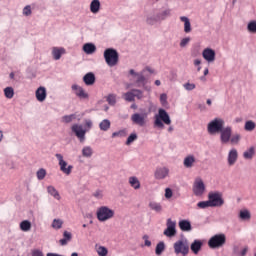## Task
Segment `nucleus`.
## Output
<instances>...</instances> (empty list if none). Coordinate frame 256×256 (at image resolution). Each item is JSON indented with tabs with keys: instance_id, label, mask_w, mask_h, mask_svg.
<instances>
[{
	"instance_id": "f257e3e1",
	"label": "nucleus",
	"mask_w": 256,
	"mask_h": 256,
	"mask_svg": "<svg viewBox=\"0 0 256 256\" xmlns=\"http://www.w3.org/2000/svg\"><path fill=\"white\" fill-rule=\"evenodd\" d=\"M225 121L221 118H215L211 120L207 125V132L209 135L221 134V141L225 143V130L223 129Z\"/></svg>"
},
{
	"instance_id": "f03ea898",
	"label": "nucleus",
	"mask_w": 256,
	"mask_h": 256,
	"mask_svg": "<svg viewBox=\"0 0 256 256\" xmlns=\"http://www.w3.org/2000/svg\"><path fill=\"white\" fill-rule=\"evenodd\" d=\"M96 217L100 222L109 221V219H113V217H115V211L107 206H101L97 209Z\"/></svg>"
},
{
	"instance_id": "7ed1b4c3",
	"label": "nucleus",
	"mask_w": 256,
	"mask_h": 256,
	"mask_svg": "<svg viewBox=\"0 0 256 256\" xmlns=\"http://www.w3.org/2000/svg\"><path fill=\"white\" fill-rule=\"evenodd\" d=\"M104 59L109 67H115L119 63V53L113 48L104 51Z\"/></svg>"
},
{
	"instance_id": "20e7f679",
	"label": "nucleus",
	"mask_w": 256,
	"mask_h": 256,
	"mask_svg": "<svg viewBox=\"0 0 256 256\" xmlns=\"http://www.w3.org/2000/svg\"><path fill=\"white\" fill-rule=\"evenodd\" d=\"M163 123H165V125H171V118H169L167 111L159 109L158 116L155 117L154 125L155 127H159V129H163V127H165Z\"/></svg>"
},
{
	"instance_id": "39448f33",
	"label": "nucleus",
	"mask_w": 256,
	"mask_h": 256,
	"mask_svg": "<svg viewBox=\"0 0 256 256\" xmlns=\"http://www.w3.org/2000/svg\"><path fill=\"white\" fill-rule=\"evenodd\" d=\"M174 253L176 255H189V241L187 239L178 240L174 243Z\"/></svg>"
},
{
	"instance_id": "423d86ee",
	"label": "nucleus",
	"mask_w": 256,
	"mask_h": 256,
	"mask_svg": "<svg viewBox=\"0 0 256 256\" xmlns=\"http://www.w3.org/2000/svg\"><path fill=\"white\" fill-rule=\"evenodd\" d=\"M225 245V235L217 234L211 237L208 241V246L210 249H219V247H223Z\"/></svg>"
},
{
	"instance_id": "0eeeda50",
	"label": "nucleus",
	"mask_w": 256,
	"mask_h": 256,
	"mask_svg": "<svg viewBox=\"0 0 256 256\" xmlns=\"http://www.w3.org/2000/svg\"><path fill=\"white\" fill-rule=\"evenodd\" d=\"M55 157L58 159L60 171H62V173H65V175H71V171H73V166H67V162L63 160V155L55 154Z\"/></svg>"
},
{
	"instance_id": "6e6552de",
	"label": "nucleus",
	"mask_w": 256,
	"mask_h": 256,
	"mask_svg": "<svg viewBox=\"0 0 256 256\" xmlns=\"http://www.w3.org/2000/svg\"><path fill=\"white\" fill-rule=\"evenodd\" d=\"M166 227L167 228L164 230V235L166 237H175V235H177V229H175L177 223L171 220V218L167 220Z\"/></svg>"
},
{
	"instance_id": "1a4fd4ad",
	"label": "nucleus",
	"mask_w": 256,
	"mask_h": 256,
	"mask_svg": "<svg viewBox=\"0 0 256 256\" xmlns=\"http://www.w3.org/2000/svg\"><path fill=\"white\" fill-rule=\"evenodd\" d=\"M193 193L196 197H201L205 193V183L201 178H197L193 184Z\"/></svg>"
},
{
	"instance_id": "9d476101",
	"label": "nucleus",
	"mask_w": 256,
	"mask_h": 256,
	"mask_svg": "<svg viewBox=\"0 0 256 256\" xmlns=\"http://www.w3.org/2000/svg\"><path fill=\"white\" fill-rule=\"evenodd\" d=\"M241 140V136L239 134H234L231 136V129L229 127L225 128V143H231V145H237Z\"/></svg>"
},
{
	"instance_id": "9b49d317",
	"label": "nucleus",
	"mask_w": 256,
	"mask_h": 256,
	"mask_svg": "<svg viewBox=\"0 0 256 256\" xmlns=\"http://www.w3.org/2000/svg\"><path fill=\"white\" fill-rule=\"evenodd\" d=\"M135 97H137L138 99H143V91L138 89H133L124 94L125 101H129V102L135 101Z\"/></svg>"
},
{
	"instance_id": "f8f14e48",
	"label": "nucleus",
	"mask_w": 256,
	"mask_h": 256,
	"mask_svg": "<svg viewBox=\"0 0 256 256\" xmlns=\"http://www.w3.org/2000/svg\"><path fill=\"white\" fill-rule=\"evenodd\" d=\"M72 91L79 99H89V94L85 91V89H83V87L77 84L72 85Z\"/></svg>"
},
{
	"instance_id": "ddd939ff",
	"label": "nucleus",
	"mask_w": 256,
	"mask_h": 256,
	"mask_svg": "<svg viewBox=\"0 0 256 256\" xmlns=\"http://www.w3.org/2000/svg\"><path fill=\"white\" fill-rule=\"evenodd\" d=\"M208 198L212 207H219L223 205V199H221V195L219 193H210Z\"/></svg>"
},
{
	"instance_id": "4468645a",
	"label": "nucleus",
	"mask_w": 256,
	"mask_h": 256,
	"mask_svg": "<svg viewBox=\"0 0 256 256\" xmlns=\"http://www.w3.org/2000/svg\"><path fill=\"white\" fill-rule=\"evenodd\" d=\"M145 119H147V114L135 113L131 116L132 123H134V125H139L140 127H144Z\"/></svg>"
},
{
	"instance_id": "2eb2a0df",
	"label": "nucleus",
	"mask_w": 256,
	"mask_h": 256,
	"mask_svg": "<svg viewBox=\"0 0 256 256\" xmlns=\"http://www.w3.org/2000/svg\"><path fill=\"white\" fill-rule=\"evenodd\" d=\"M202 57L208 63H213V61H215V50L211 48H205L202 52Z\"/></svg>"
},
{
	"instance_id": "dca6fc26",
	"label": "nucleus",
	"mask_w": 256,
	"mask_h": 256,
	"mask_svg": "<svg viewBox=\"0 0 256 256\" xmlns=\"http://www.w3.org/2000/svg\"><path fill=\"white\" fill-rule=\"evenodd\" d=\"M72 132L75 133L76 137H78L80 141H83L85 139L86 131L83 129V126L79 124L72 125Z\"/></svg>"
},
{
	"instance_id": "f3484780",
	"label": "nucleus",
	"mask_w": 256,
	"mask_h": 256,
	"mask_svg": "<svg viewBox=\"0 0 256 256\" xmlns=\"http://www.w3.org/2000/svg\"><path fill=\"white\" fill-rule=\"evenodd\" d=\"M190 249L194 255H199L201 249H203V241L194 240L193 243L190 245Z\"/></svg>"
},
{
	"instance_id": "a211bd4d",
	"label": "nucleus",
	"mask_w": 256,
	"mask_h": 256,
	"mask_svg": "<svg viewBox=\"0 0 256 256\" xmlns=\"http://www.w3.org/2000/svg\"><path fill=\"white\" fill-rule=\"evenodd\" d=\"M169 175V168L167 167H162V168H157L154 177L155 179H165Z\"/></svg>"
},
{
	"instance_id": "6ab92c4d",
	"label": "nucleus",
	"mask_w": 256,
	"mask_h": 256,
	"mask_svg": "<svg viewBox=\"0 0 256 256\" xmlns=\"http://www.w3.org/2000/svg\"><path fill=\"white\" fill-rule=\"evenodd\" d=\"M36 99L37 101L43 102L45 99H47V90L45 87H39L36 90Z\"/></svg>"
},
{
	"instance_id": "aec40b11",
	"label": "nucleus",
	"mask_w": 256,
	"mask_h": 256,
	"mask_svg": "<svg viewBox=\"0 0 256 256\" xmlns=\"http://www.w3.org/2000/svg\"><path fill=\"white\" fill-rule=\"evenodd\" d=\"M130 75H134V77H137L136 79V83L138 85V87L140 85H145V76L143 75V72L142 73H136L135 70L131 69L129 71Z\"/></svg>"
},
{
	"instance_id": "412c9836",
	"label": "nucleus",
	"mask_w": 256,
	"mask_h": 256,
	"mask_svg": "<svg viewBox=\"0 0 256 256\" xmlns=\"http://www.w3.org/2000/svg\"><path fill=\"white\" fill-rule=\"evenodd\" d=\"M61 55H65V48H52V56L55 59V61H59V59H61Z\"/></svg>"
},
{
	"instance_id": "4be33fe9",
	"label": "nucleus",
	"mask_w": 256,
	"mask_h": 256,
	"mask_svg": "<svg viewBox=\"0 0 256 256\" xmlns=\"http://www.w3.org/2000/svg\"><path fill=\"white\" fill-rule=\"evenodd\" d=\"M83 51L84 53H86L87 55H93V53H95V51H97V47L95 46V44L92 43H86L83 46Z\"/></svg>"
},
{
	"instance_id": "5701e85b",
	"label": "nucleus",
	"mask_w": 256,
	"mask_h": 256,
	"mask_svg": "<svg viewBox=\"0 0 256 256\" xmlns=\"http://www.w3.org/2000/svg\"><path fill=\"white\" fill-rule=\"evenodd\" d=\"M180 21L184 23V33H191V21L186 16H181Z\"/></svg>"
},
{
	"instance_id": "b1692460",
	"label": "nucleus",
	"mask_w": 256,
	"mask_h": 256,
	"mask_svg": "<svg viewBox=\"0 0 256 256\" xmlns=\"http://www.w3.org/2000/svg\"><path fill=\"white\" fill-rule=\"evenodd\" d=\"M238 153L236 149H232L228 154V163L229 165H235L237 161Z\"/></svg>"
},
{
	"instance_id": "393cba45",
	"label": "nucleus",
	"mask_w": 256,
	"mask_h": 256,
	"mask_svg": "<svg viewBox=\"0 0 256 256\" xmlns=\"http://www.w3.org/2000/svg\"><path fill=\"white\" fill-rule=\"evenodd\" d=\"M101 9V2L99 0H92L90 3V11L91 13L97 14Z\"/></svg>"
},
{
	"instance_id": "a878e982",
	"label": "nucleus",
	"mask_w": 256,
	"mask_h": 256,
	"mask_svg": "<svg viewBox=\"0 0 256 256\" xmlns=\"http://www.w3.org/2000/svg\"><path fill=\"white\" fill-rule=\"evenodd\" d=\"M63 237H64V239L59 240V243L62 246L67 245L69 243V241H71V239H73V235L71 234V232H68V231H64Z\"/></svg>"
},
{
	"instance_id": "bb28decb",
	"label": "nucleus",
	"mask_w": 256,
	"mask_h": 256,
	"mask_svg": "<svg viewBox=\"0 0 256 256\" xmlns=\"http://www.w3.org/2000/svg\"><path fill=\"white\" fill-rule=\"evenodd\" d=\"M85 85H93L95 83V74L89 72L83 77Z\"/></svg>"
},
{
	"instance_id": "cd10ccee",
	"label": "nucleus",
	"mask_w": 256,
	"mask_h": 256,
	"mask_svg": "<svg viewBox=\"0 0 256 256\" xmlns=\"http://www.w3.org/2000/svg\"><path fill=\"white\" fill-rule=\"evenodd\" d=\"M47 191L49 195L54 197V199H57V201H61V195L59 194V191H57V189H55L53 186H48Z\"/></svg>"
},
{
	"instance_id": "c85d7f7f",
	"label": "nucleus",
	"mask_w": 256,
	"mask_h": 256,
	"mask_svg": "<svg viewBox=\"0 0 256 256\" xmlns=\"http://www.w3.org/2000/svg\"><path fill=\"white\" fill-rule=\"evenodd\" d=\"M129 184L133 189H141V182H139V179L135 176L129 178Z\"/></svg>"
},
{
	"instance_id": "c756f323",
	"label": "nucleus",
	"mask_w": 256,
	"mask_h": 256,
	"mask_svg": "<svg viewBox=\"0 0 256 256\" xmlns=\"http://www.w3.org/2000/svg\"><path fill=\"white\" fill-rule=\"evenodd\" d=\"M181 231H191V222L188 220H182L179 222Z\"/></svg>"
},
{
	"instance_id": "7c9ffc66",
	"label": "nucleus",
	"mask_w": 256,
	"mask_h": 256,
	"mask_svg": "<svg viewBox=\"0 0 256 256\" xmlns=\"http://www.w3.org/2000/svg\"><path fill=\"white\" fill-rule=\"evenodd\" d=\"M99 128L101 131H109V129H111V121L104 119L102 122H100Z\"/></svg>"
},
{
	"instance_id": "2f4dec72",
	"label": "nucleus",
	"mask_w": 256,
	"mask_h": 256,
	"mask_svg": "<svg viewBox=\"0 0 256 256\" xmlns=\"http://www.w3.org/2000/svg\"><path fill=\"white\" fill-rule=\"evenodd\" d=\"M239 217L242 219V221H249V219H251V212H249L247 209L241 210Z\"/></svg>"
},
{
	"instance_id": "473e14b6",
	"label": "nucleus",
	"mask_w": 256,
	"mask_h": 256,
	"mask_svg": "<svg viewBox=\"0 0 256 256\" xmlns=\"http://www.w3.org/2000/svg\"><path fill=\"white\" fill-rule=\"evenodd\" d=\"M128 133L129 131L127 130V128L121 129L119 131L112 133V139H115L116 137H127Z\"/></svg>"
},
{
	"instance_id": "72a5a7b5",
	"label": "nucleus",
	"mask_w": 256,
	"mask_h": 256,
	"mask_svg": "<svg viewBox=\"0 0 256 256\" xmlns=\"http://www.w3.org/2000/svg\"><path fill=\"white\" fill-rule=\"evenodd\" d=\"M149 207L150 209H152V211H156V213H161V211L163 210V207L161 206V204L157 202H150Z\"/></svg>"
},
{
	"instance_id": "f704fd0d",
	"label": "nucleus",
	"mask_w": 256,
	"mask_h": 256,
	"mask_svg": "<svg viewBox=\"0 0 256 256\" xmlns=\"http://www.w3.org/2000/svg\"><path fill=\"white\" fill-rule=\"evenodd\" d=\"M4 95H5L6 99H13V97L15 95V91L13 90L12 87H6L4 89Z\"/></svg>"
},
{
	"instance_id": "c9c22d12",
	"label": "nucleus",
	"mask_w": 256,
	"mask_h": 256,
	"mask_svg": "<svg viewBox=\"0 0 256 256\" xmlns=\"http://www.w3.org/2000/svg\"><path fill=\"white\" fill-rule=\"evenodd\" d=\"M253 155H255L254 147H250L247 151L243 153L244 159H253Z\"/></svg>"
},
{
	"instance_id": "e433bc0d",
	"label": "nucleus",
	"mask_w": 256,
	"mask_h": 256,
	"mask_svg": "<svg viewBox=\"0 0 256 256\" xmlns=\"http://www.w3.org/2000/svg\"><path fill=\"white\" fill-rule=\"evenodd\" d=\"M193 163H195V157L193 156H188L184 159V166L187 168L193 167Z\"/></svg>"
},
{
	"instance_id": "4c0bfd02",
	"label": "nucleus",
	"mask_w": 256,
	"mask_h": 256,
	"mask_svg": "<svg viewBox=\"0 0 256 256\" xmlns=\"http://www.w3.org/2000/svg\"><path fill=\"white\" fill-rule=\"evenodd\" d=\"M20 229L22 231H30L31 230V222L29 220H24L20 223Z\"/></svg>"
},
{
	"instance_id": "58836bf2",
	"label": "nucleus",
	"mask_w": 256,
	"mask_h": 256,
	"mask_svg": "<svg viewBox=\"0 0 256 256\" xmlns=\"http://www.w3.org/2000/svg\"><path fill=\"white\" fill-rule=\"evenodd\" d=\"M255 127H256L255 122H253L252 120H248L245 123L244 129L245 131H254Z\"/></svg>"
},
{
	"instance_id": "ea45409f",
	"label": "nucleus",
	"mask_w": 256,
	"mask_h": 256,
	"mask_svg": "<svg viewBox=\"0 0 256 256\" xmlns=\"http://www.w3.org/2000/svg\"><path fill=\"white\" fill-rule=\"evenodd\" d=\"M165 251V243L164 242H159L156 246L155 253L156 255H161Z\"/></svg>"
},
{
	"instance_id": "a19ab883",
	"label": "nucleus",
	"mask_w": 256,
	"mask_h": 256,
	"mask_svg": "<svg viewBox=\"0 0 256 256\" xmlns=\"http://www.w3.org/2000/svg\"><path fill=\"white\" fill-rule=\"evenodd\" d=\"M37 175V179H39V181H43V179H45L46 175H47V171L43 168L39 169L36 173Z\"/></svg>"
},
{
	"instance_id": "79ce46f5",
	"label": "nucleus",
	"mask_w": 256,
	"mask_h": 256,
	"mask_svg": "<svg viewBox=\"0 0 256 256\" xmlns=\"http://www.w3.org/2000/svg\"><path fill=\"white\" fill-rule=\"evenodd\" d=\"M53 229H61L63 227V220L61 219H54L52 222Z\"/></svg>"
},
{
	"instance_id": "37998d69",
	"label": "nucleus",
	"mask_w": 256,
	"mask_h": 256,
	"mask_svg": "<svg viewBox=\"0 0 256 256\" xmlns=\"http://www.w3.org/2000/svg\"><path fill=\"white\" fill-rule=\"evenodd\" d=\"M82 155L83 157H91V155H93V149H91L89 146L84 147L82 150Z\"/></svg>"
},
{
	"instance_id": "c03bdc74",
	"label": "nucleus",
	"mask_w": 256,
	"mask_h": 256,
	"mask_svg": "<svg viewBox=\"0 0 256 256\" xmlns=\"http://www.w3.org/2000/svg\"><path fill=\"white\" fill-rule=\"evenodd\" d=\"M197 207H199V209H207V207H212V206H211V202L208 200V201L198 202Z\"/></svg>"
},
{
	"instance_id": "a18cd8bd",
	"label": "nucleus",
	"mask_w": 256,
	"mask_h": 256,
	"mask_svg": "<svg viewBox=\"0 0 256 256\" xmlns=\"http://www.w3.org/2000/svg\"><path fill=\"white\" fill-rule=\"evenodd\" d=\"M97 253L99 256H107V253H109V250L105 248V246H99L97 248Z\"/></svg>"
},
{
	"instance_id": "49530a36",
	"label": "nucleus",
	"mask_w": 256,
	"mask_h": 256,
	"mask_svg": "<svg viewBox=\"0 0 256 256\" xmlns=\"http://www.w3.org/2000/svg\"><path fill=\"white\" fill-rule=\"evenodd\" d=\"M107 102L109 103V105H115V103H117V96L115 94L108 95Z\"/></svg>"
},
{
	"instance_id": "de8ad7c7",
	"label": "nucleus",
	"mask_w": 256,
	"mask_h": 256,
	"mask_svg": "<svg viewBox=\"0 0 256 256\" xmlns=\"http://www.w3.org/2000/svg\"><path fill=\"white\" fill-rule=\"evenodd\" d=\"M247 29L250 33H256V21L248 23Z\"/></svg>"
},
{
	"instance_id": "09e8293b",
	"label": "nucleus",
	"mask_w": 256,
	"mask_h": 256,
	"mask_svg": "<svg viewBox=\"0 0 256 256\" xmlns=\"http://www.w3.org/2000/svg\"><path fill=\"white\" fill-rule=\"evenodd\" d=\"M73 119H75V114L66 115V116L62 117L63 123H71V121H73Z\"/></svg>"
},
{
	"instance_id": "8fccbe9b",
	"label": "nucleus",
	"mask_w": 256,
	"mask_h": 256,
	"mask_svg": "<svg viewBox=\"0 0 256 256\" xmlns=\"http://www.w3.org/2000/svg\"><path fill=\"white\" fill-rule=\"evenodd\" d=\"M133 141H137V134L133 133L131 134L126 141V145H130L131 143H133Z\"/></svg>"
},
{
	"instance_id": "3c124183",
	"label": "nucleus",
	"mask_w": 256,
	"mask_h": 256,
	"mask_svg": "<svg viewBox=\"0 0 256 256\" xmlns=\"http://www.w3.org/2000/svg\"><path fill=\"white\" fill-rule=\"evenodd\" d=\"M189 41H191V38H183L180 42V47H187V45H189Z\"/></svg>"
},
{
	"instance_id": "603ef678",
	"label": "nucleus",
	"mask_w": 256,
	"mask_h": 256,
	"mask_svg": "<svg viewBox=\"0 0 256 256\" xmlns=\"http://www.w3.org/2000/svg\"><path fill=\"white\" fill-rule=\"evenodd\" d=\"M184 89H186V91H193V89H195V84L188 82L184 84Z\"/></svg>"
},
{
	"instance_id": "864d4df0",
	"label": "nucleus",
	"mask_w": 256,
	"mask_h": 256,
	"mask_svg": "<svg viewBox=\"0 0 256 256\" xmlns=\"http://www.w3.org/2000/svg\"><path fill=\"white\" fill-rule=\"evenodd\" d=\"M165 197L166 199H171L173 197V191L170 188L165 189Z\"/></svg>"
},
{
	"instance_id": "5fc2aeb1",
	"label": "nucleus",
	"mask_w": 256,
	"mask_h": 256,
	"mask_svg": "<svg viewBox=\"0 0 256 256\" xmlns=\"http://www.w3.org/2000/svg\"><path fill=\"white\" fill-rule=\"evenodd\" d=\"M143 240H144L145 247H151V241L149 240V235H144Z\"/></svg>"
},
{
	"instance_id": "6e6d98bb",
	"label": "nucleus",
	"mask_w": 256,
	"mask_h": 256,
	"mask_svg": "<svg viewBox=\"0 0 256 256\" xmlns=\"http://www.w3.org/2000/svg\"><path fill=\"white\" fill-rule=\"evenodd\" d=\"M160 103L162 105H167V94H161L160 95Z\"/></svg>"
},
{
	"instance_id": "4d7b16f0",
	"label": "nucleus",
	"mask_w": 256,
	"mask_h": 256,
	"mask_svg": "<svg viewBox=\"0 0 256 256\" xmlns=\"http://www.w3.org/2000/svg\"><path fill=\"white\" fill-rule=\"evenodd\" d=\"M32 256H45V255H43V251L39 249H35L32 251Z\"/></svg>"
},
{
	"instance_id": "13d9d810",
	"label": "nucleus",
	"mask_w": 256,
	"mask_h": 256,
	"mask_svg": "<svg viewBox=\"0 0 256 256\" xmlns=\"http://www.w3.org/2000/svg\"><path fill=\"white\" fill-rule=\"evenodd\" d=\"M23 14L26 15V16L31 15V6H26V7L23 9Z\"/></svg>"
},
{
	"instance_id": "bf43d9fd",
	"label": "nucleus",
	"mask_w": 256,
	"mask_h": 256,
	"mask_svg": "<svg viewBox=\"0 0 256 256\" xmlns=\"http://www.w3.org/2000/svg\"><path fill=\"white\" fill-rule=\"evenodd\" d=\"M85 126L88 127V129H91V127H93V122L91 120H86Z\"/></svg>"
},
{
	"instance_id": "052dcab7",
	"label": "nucleus",
	"mask_w": 256,
	"mask_h": 256,
	"mask_svg": "<svg viewBox=\"0 0 256 256\" xmlns=\"http://www.w3.org/2000/svg\"><path fill=\"white\" fill-rule=\"evenodd\" d=\"M247 251H249V247H245V248H243V250L241 251V256H245V255H247Z\"/></svg>"
},
{
	"instance_id": "680f3d73",
	"label": "nucleus",
	"mask_w": 256,
	"mask_h": 256,
	"mask_svg": "<svg viewBox=\"0 0 256 256\" xmlns=\"http://www.w3.org/2000/svg\"><path fill=\"white\" fill-rule=\"evenodd\" d=\"M163 15H165V17H169V15H171V11L166 10V11L163 12Z\"/></svg>"
},
{
	"instance_id": "e2e57ef3",
	"label": "nucleus",
	"mask_w": 256,
	"mask_h": 256,
	"mask_svg": "<svg viewBox=\"0 0 256 256\" xmlns=\"http://www.w3.org/2000/svg\"><path fill=\"white\" fill-rule=\"evenodd\" d=\"M194 65H201V60H199V59H196L195 61H194Z\"/></svg>"
},
{
	"instance_id": "0e129e2a",
	"label": "nucleus",
	"mask_w": 256,
	"mask_h": 256,
	"mask_svg": "<svg viewBox=\"0 0 256 256\" xmlns=\"http://www.w3.org/2000/svg\"><path fill=\"white\" fill-rule=\"evenodd\" d=\"M155 85H156L157 87H159V86L161 85V80H156V81H155Z\"/></svg>"
},
{
	"instance_id": "69168bd1",
	"label": "nucleus",
	"mask_w": 256,
	"mask_h": 256,
	"mask_svg": "<svg viewBox=\"0 0 256 256\" xmlns=\"http://www.w3.org/2000/svg\"><path fill=\"white\" fill-rule=\"evenodd\" d=\"M10 79H15V73L13 72L10 73Z\"/></svg>"
},
{
	"instance_id": "338daca9",
	"label": "nucleus",
	"mask_w": 256,
	"mask_h": 256,
	"mask_svg": "<svg viewBox=\"0 0 256 256\" xmlns=\"http://www.w3.org/2000/svg\"><path fill=\"white\" fill-rule=\"evenodd\" d=\"M71 256H79V254L77 252H73Z\"/></svg>"
},
{
	"instance_id": "774afa93",
	"label": "nucleus",
	"mask_w": 256,
	"mask_h": 256,
	"mask_svg": "<svg viewBox=\"0 0 256 256\" xmlns=\"http://www.w3.org/2000/svg\"><path fill=\"white\" fill-rule=\"evenodd\" d=\"M206 103H207V105H211V99H208L207 101H206Z\"/></svg>"
}]
</instances>
